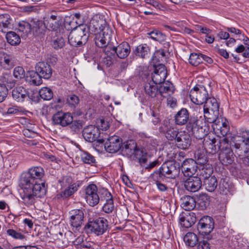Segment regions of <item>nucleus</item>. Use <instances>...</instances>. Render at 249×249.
<instances>
[{"instance_id": "9", "label": "nucleus", "mask_w": 249, "mask_h": 249, "mask_svg": "<svg viewBox=\"0 0 249 249\" xmlns=\"http://www.w3.org/2000/svg\"><path fill=\"white\" fill-rule=\"evenodd\" d=\"M85 198L87 203L90 206L97 205L100 201L99 190L94 184L88 185L85 189Z\"/></svg>"}, {"instance_id": "42", "label": "nucleus", "mask_w": 249, "mask_h": 249, "mask_svg": "<svg viewBox=\"0 0 249 249\" xmlns=\"http://www.w3.org/2000/svg\"><path fill=\"white\" fill-rule=\"evenodd\" d=\"M18 29L21 33V36H25L32 32L31 21L30 23L25 21H19Z\"/></svg>"}, {"instance_id": "62", "label": "nucleus", "mask_w": 249, "mask_h": 249, "mask_svg": "<svg viewBox=\"0 0 249 249\" xmlns=\"http://www.w3.org/2000/svg\"><path fill=\"white\" fill-rule=\"evenodd\" d=\"M8 94V89L4 84H0V103L3 102Z\"/></svg>"}, {"instance_id": "50", "label": "nucleus", "mask_w": 249, "mask_h": 249, "mask_svg": "<svg viewBox=\"0 0 249 249\" xmlns=\"http://www.w3.org/2000/svg\"><path fill=\"white\" fill-rule=\"evenodd\" d=\"M218 151L220 152L231 151V144L228 138H224L217 141Z\"/></svg>"}, {"instance_id": "44", "label": "nucleus", "mask_w": 249, "mask_h": 249, "mask_svg": "<svg viewBox=\"0 0 249 249\" xmlns=\"http://www.w3.org/2000/svg\"><path fill=\"white\" fill-rule=\"evenodd\" d=\"M213 129L216 130L217 134L221 135L223 137L226 136L230 130V127L226 121L222 122L221 124H214Z\"/></svg>"}, {"instance_id": "24", "label": "nucleus", "mask_w": 249, "mask_h": 249, "mask_svg": "<svg viewBox=\"0 0 249 249\" xmlns=\"http://www.w3.org/2000/svg\"><path fill=\"white\" fill-rule=\"evenodd\" d=\"M80 181H74L71 185L67 186L64 190L58 194L56 197L57 198H66L74 194L81 186Z\"/></svg>"}, {"instance_id": "64", "label": "nucleus", "mask_w": 249, "mask_h": 249, "mask_svg": "<svg viewBox=\"0 0 249 249\" xmlns=\"http://www.w3.org/2000/svg\"><path fill=\"white\" fill-rule=\"evenodd\" d=\"M71 128L74 131L80 130L83 127V123L81 121H72V122L71 124Z\"/></svg>"}, {"instance_id": "49", "label": "nucleus", "mask_w": 249, "mask_h": 249, "mask_svg": "<svg viewBox=\"0 0 249 249\" xmlns=\"http://www.w3.org/2000/svg\"><path fill=\"white\" fill-rule=\"evenodd\" d=\"M147 35L150 38L160 42H164L166 39L165 34L157 30L148 33Z\"/></svg>"}, {"instance_id": "61", "label": "nucleus", "mask_w": 249, "mask_h": 249, "mask_svg": "<svg viewBox=\"0 0 249 249\" xmlns=\"http://www.w3.org/2000/svg\"><path fill=\"white\" fill-rule=\"evenodd\" d=\"M24 70L21 67H16L13 71L14 77L17 79H20L24 77Z\"/></svg>"}, {"instance_id": "41", "label": "nucleus", "mask_w": 249, "mask_h": 249, "mask_svg": "<svg viewBox=\"0 0 249 249\" xmlns=\"http://www.w3.org/2000/svg\"><path fill=\"white\" fill-rule=\"evenodd\" d=\"M150 49L146 44H141L136 47L134 53L140 57L145 58L149 56Z\"/></svg>"}, {"instance_id": "2", "label": "nucleus", "mask_w": 249, "mask_h": 249, "mask_svg": "<svg viewBox=\"0 0 249 249\" xmlns=\"http://www.w3.org/2000/svg\"><path fill=\"white\" fill-rule=\"evenodd\" d=\"M91 30L89 26L86 24H81L73 28L68 36L69 43L73 46H81L85 44L89 38V33Z\"/></svg>"}, {"instance_id": "52", "label": "nucleus", "mask_w": 249, "mask_h": 249, "mask_svg": "<svg viewBox=\"0 0 249 249\" xmlns=\"http://www.w3.org/2000/svg\"><path fill=\"white\" fill-rule=\"evenodd\" d=\"M189 62L192 66H198L202 63V53H191L189 57Z\"/></svg>"}, {"instance_id": "4", "label": "nucleus", "mask_w": 249, "mask_h": 249, "mask_svg": "<svg viewBox=\"0 0 249 249\" xmlns=\"http://www.w3.org/2000/svg\"><path fill=\"white\" fill-rule=\"evenodd\" d=\"M189 96L193 103L196 105H202L208 99V93L204 86L196 85L191 89Z\"/></svg>"}, {"instance_id": "56", "label": "nucleus", "mask_w": 249, "mask_h": 249, "mask_svg": "<svg viewBox=\"0 0 249 249\" xmlns=\"http://www.w3.org/2000/svg\"><path fill=\"white\" fill-rule=\"evenodd\" d=\"M99 196L101 200H107L113 198L110 193L105 188H102L99 190Z\"/></svg>"}, {"instance_id": "6", "label": "nucleus", "mask_w": 249, "mask_h": 249, "mask_svg": "<svg viewBox=\"0 0 249 249\" xmlns=\"http://www.w3.org/2000/svg\"><path fill=\"white\" fill-rule=\"evenodd\" d=\"M88 228L92 233L97 236L103 235L109 229L108 222L104 217H99L90 222L88 224Z\"/></svg>"}, {"instance_id": "59", "label": "nucleus", "mask_w": 249, "mask_h": 249, "mask_svg": "<svg viewBox=\"0 0 249 249\" xmlns=\"http://www.w3.org/2000/svg\"><path fill=\"white\" fill-rule=\"evenodd\" d=\"M196 165L197 164L205 165L208 162L207 157L204 154L197 153L196 155Z\"/></svg>"}, {"instance_id": "12", "label": "nucleus", "mask_w": 249, "mask_h": 249, "mask_svg": "<svg viewBox=\"0 0 249 249\" xmlns=\"http://www.w3.org/2000/svg\"><path fill=\"white\" fill-rule=\"evenodd\" d=\"M214 228V222L213 218L209 216L202 217L197 224V230L202 235L209 234Z\"/></svg>"}, {"instance_id": "27", "label": "nucleus", "mask_w": 249, "mask_h": 249, "mask_svg": "<svg viewBox=\"0 0 249 249\" xmlns=\"http://www.w3.org/2000/svg\"><path fill=\"white\" fill-rule=\"evenodd\" d=\"M99 134L98 128L94 125H90L85 127L83 130V136L85 140L92 142L95 141Z\"/></svg>"}, {"instance_id": "60", "label": "nucleus", "mask_w": 249, "mask_h": 249, "mask_svg": "<svg viewBox=\"0 0 249 249\" xmlns=\"http://www.w3.org/2000/svg\"><path fill=\"white\" fill-rule=\"evenodd\" d=\"M79 102L78 97L74 94L68 96L67 100L68 104L71 107H75L78 104Z\"/></svg>"}, {"instance_id": "15", "label": "nucleus", "mask_w": 249, "mask_h": 249, "mask_svg": "<svg viewBox=\"0 0 249 249\" xmlns=\"http://www.w3.org/2000/svg\"><path fill=\"white\" fill-rule=\"evenodd\" d=\"M167 71L165 66L162 64H159L154 66V70L152 73L151 81L156 84H160L164 82L167 77Z\"/></svg>"}, {"instance_id": "57", "label": "nucleus", "mask_w": 249, "mask_h": 249, "mask_svg": "<svg viewBox=\"0 0 249 249\" xmlns=\"http://www.w3.org/2000/svg\"><path fill=\"white\" fill-rule=\"evenodd\" d=\"M72 178L69 176H66L62 177L58 180L62 188H64L67 186L71 185L73 181H74Z\"/></svg>"}, {"instance_id": "34", "label": "nucleus", "mask_w": 249, "mask_h": 249, "mask_svg": "<svg viewBox=\"0 0 249 249\" xmlns=\"http://www.w3.org/2000/svg\"><path fill=\"white\" fill-rule=\"evenodd\" d=\"M13 98L18 102H22L28 96L27 90L22 86L15 88L12 92Z\"/></svg>"}, {"instance_id": "33", "label": "nucleus", "mask_w": 249, "mask_h": 249, "mask_svg": "<svg viewBox=\"0 0 249 249\" xmlns=\"http://www.w3.org/2000/svg\"><path fill=\"white\" fill-rule=\"evenodd\" d=\"M203 144L206 152L209 153L214 154L218 151L217 141L215 138L210 139V136L204 138Z\"/></svg>"}, {"instance_id": "21", "label": "nucleus", "mask_w": 249, "mask_h": 249, "mask_svg": "<svg viewBox=\"0 0 249 249\" xmlns=\"http://www.w3.org/2000/svg\"><path fill=\"white\" fill-rule=\"evenodd\" d=\"M71 225L76 230L81 227L84 221V213L82 210H72L70 212Z\"/></svg>"}, {"instance_id": "17", "label": "nucleus", "mask_w": 249, "mask_h": 249, "mask_svg": "<svg viewBox=\"0 0 249 249\" xmlns=\"http://www.w3.org/2000/svg\"><path fill=\"white\" fill-rule=\"evenodd\" d=\"M73 117L70 113H65L62 111L54 114L52 118L53 122L54 124L66 126L72 122Z\"/></svg>"}, {"instance_id": "55", "label": "nucleus", "mask_w": 249, "mask_h": 249, "mask_svg": "<svg viewBox=\"0 0 249 249\" xmlns=\"http://www.w3.org/2000/svg\"><path fill=\"white\" fill-rule=\"evenodd\" d=\"M163 175L161 173V170L160 168L159 170L155 171L151 175L149 178L151 181L154 182L155 184L161 182V180L163 179Z\"/></svg>"}, {"instance_id": "32", "label": "nucleus", "mask_w": 249, "mask_h": 249, "mask_svg": "<svg viewBox=\"0 0 249 249\" xmlns=\"http://www.w3.org/2000/svg\"><path fill=\"white\" fill-rule=\"evenodd\" d=\"M28 186L30 187L31 192L38 197L43 196L47 192V185L43 180L34 182Z\"/></svg>"}, {"instance_id": "18", "label": "nucleus", "mask_w": 249, "mask_h": 249, "mask_svg": "<svg viewBox=\"0 0 249 249\" xmlns=\"http://www.w3.org/2000/svg\"><path fill=\"white\" fill-rule=\"evenodd\" d=\"M177 147L182 150H188L192 144V138L190 134L185 131H180V133L175 142Z\"/></svg>"}, {"instance_id": "1", "label": "nucleus", "mask_w": 249, "mask_h": 249, "mask_svg": "<svg viewBox=\"0 0 249 249\" xmlns=\"http://www.w3.org/2000/svg\"><path fill=\"white\" fill-rule=\"evenodd\" d=\"M90 28L95 34L94 38L96 45L100 48L107 47L110 40L112 30L107 22L103 19H92L90 21Z\"/></svg>"}, {"instance_id": "16", "label": "nucleus", "mask_w": 249, "mask_h": 249, "mask_svg": "<svg viewBox=\"0 0 249 249\" xmlns=\"http://www.w3.org/2000/svg\"><path fill=\"white\" fill-rule=\"evenodd\" d=\"M234 146L239 150H249V131L243 130L235 137Z\"/></svg>"}, {"instance_id": "3", "label": "nucleus", "mask_w": 249, "mask_h": 249, "mask_svg": "<svg viewBox=\"0 0 249 249\" xmlns=\"http://www.w3.org/2000/svg\"><path fill=\"white\" fill-rule=\"evenodd\" d=\"M44 175V170L41 166H36L30 168L28 172L21 175L20 183L21 185H31V184L41 181Z\"/></svg>"}, {"instance_id": "11", "label": "nucleus", "mask_w": 249, "mask_h": 249, "mask_svg": "<svg viewBox=\"0 0 249 249\" xmlns=\"http://www.w3.org/2000/svg\"><path fill=\"white\" fill-rule=\"evenodd\" d=\"M47 29L57 32L62 24V17L57 13L48 15L44 18Z\"/></svg>"}, {"instance_id": "48", "label": "nucleus", "mask_w": 249, "mask_h": 249, "mask_svg": "<svg viewBox=\"0 0 249 249\" xmlns=\"http://www.w3.org/2000/svg\"><path fill=\"white\" fill-rule=\"evenodd\" d=\"M7 42L13 46L18 45L20 42L19 35L14 32H7L6 35Z\"/></svg>"}, {"instance_id": "45", "label": "nucleus", "mask_w": 249, "mask_h": 249, "mask_svg": "<svg viewBox=\"0 0 249 249\" xmlns=\"http://www.w3.org/2000/svg\"><path fill=\"white\" fill-rule=\"evenodd\" d=\"M81 160L86 164L95 165L96 163L95 157L89 153L82 151L80 154Z\"/></svg>"}, {"instance_id": "30", "label": "nucleus", "mask_w": 249, "mask_h": 249, "mask_svg": "<svg viewBox=\"0 0 249 249\" xmlns=\"http://www.w3.org/2000/svg\"><path fill=\"white\" fill-rule=\"evenodd\" d=\"M36 71L38 74L44 79L50 78L52 75V69L51 66L45 62H39L35 67Z\"/></svg>"}, {"instance_id": "35", "label": "nucleus", "mask_w": 249, "mask_h": 249, "mask_svg": "<svg viewBox=\"0 0 249 249\" xmlns=\"http://www.w3.org/2000/svg\"><path fill=\"white\" fill-rule=\"evenodd\" d=\"M189 113L188 110L185 108H182L175 115V123L178 125H184L189 121Z\"/></svg>"}, {"instance_id": "37", "label": "nucleus", "mask_w": 249, "mask_h": 249, "mask_svg": "<svg viewBox=\"0 0 249 249\" xmlns=\"http://www.w3.org/2000/svg\"><path fill=\"white\" fill-rule=\"evenodd\" d=\"M159 92L162 95V100L164 97L172 95L174 91L173 84L169 81L163 82L159 88Z\"/></svg>"}, {"instance_id": "22", "label": "nucleus", "mask_w": 249, "mask_h": 249, "mask_svg": "<svg viewBox=\"0 0 249 249\" xmlns=\"http://www.w3.org/2000/svg\"><path fill=\"white\" fill-rule=\"evenodd\" d=\"M160 131L164 134L168 141L174 142L180 133V131L176 127L167 124H164L160 127Z\"/></svg>"}, {"instance_id": "5", "label": "nucleus", "mask_w": 249, "mask_h": 249, "mask_svg": "<svg viewBox=\"0 0 249 249\" xmlns=\"http://www.w3.org/2000/svg\"><path fill=\"white\" fill-rule=\"evenodd\" d=\"M143 93L148 99L155 104H160L162 101V95L159 92L157 84L150 81L143 86Z\"/></svg>"}, {"instance_id": "38", "label": "nucleus", "mask_w": 249, "mask_h": 249, "mask_svg": "<svg viewBox=\"0 0 249 249\" xmlns=\"http://www.w3.org/2000/svg\"><path fill=\"white\" fill-rule=\"evenodd\" d=\"M181 201V207L187 212L193 210L196 205L195 199L189 196H186L182 198Z\"/></svg>"}, {"instance_id": "13", "label": "nucleus", "mask_w": 249, "mask_h": 249, "mask_svg": "<svg viewBox=\"0 0 249 249\" xmlns=\"http://www.w3.org/2000/svg\"><path fill=\"white\" fill-rule=\"evenodd\" d=\"M122 144V139L118 136L113 135L107 140L104 146L107 152L115 153L121 150Z\"/></svg>"}, {"instance_id": "19", "label": "nucleus", "mask_w": 249, "mask_h": 249, "mask_svg": "<svg viewBox=\"0 0 249 249\" xmlns=\"http://www.w3.org/2000/svg\"><path fill=\"white\" fill-rule=\"evenodd\" d=\"M28 185H22V188L20 193L22 202L27 207L34 205L35 202V197L36 196L31 192Z\"/></svg>"}, {"instance_id": "63", "label": "nucleus", "mask_w": 249, "mask_h": 249, "mask_svg": "<svg viewBox=\"0 0 249 249\" xmlns=\"http://www.w3.org/2000/svg\"><path fill=\"white\" fill-rule=\"evenodd\" d=\"M242 151L245 154V155L243 157L239 158L240 160V162L243 163L245 165L249 166V150H242Z\"/></svg>"}, {"instance_id": "8", "label": "nucleus", "mask_w": 249, "mask_h": 249, "mask_svg": "<svg viewBox=\"0 0 249 249\" xmlns=\"http://www.w3.org/2000/svg\"><path fill=\"white\" fill-rule=\"evenodd\" d=\"M219 106L216 99L213 97H210L207 99L204 103L203 106V113L205 119H207V121L209 123L213 122L214 119L212 120L209 115L210 114V111L216 116L218 114Z\"/></svg>"}, {"instance_id": "26", "label": "nucleus", "mask_w": 249, "mask_h": 249, "mask_svg": "<svg viewBox=\"0 0 249 249\" xmlns=\"http://www.w3.org/2000/svg\"><path fill=\"white\" fill-rule=\"evenodd\" d=\"M201 186V179L198 177H191L184 182L185 189L191 192L198 191Z\"/></svg>"}, {"instance_id": "39", "label": "nucleus", "mask_w": 249, "mask_h": 249, "mask_svg": "<svg viewBox=\"0 0 249 249\" xmlns=\"http://www.w3.org/2000/svg\"><path fill=\"white\" fill-rule=\"evenodd\" d=\"M234 158L232 151L220 152L219 154V160L224 165L231 164L234 161Z\"/></svg>"}, {"instance_id": "31", "label": "nucleus", "mask_w": 249, "mask_h": 249, "mask_svg": "<svg viewBox=\"0 0 249 249\" xmlns=\"http://www.w3.org/2000/svg\"><path fill=\"white\" fill-rule=\"evenodd\" d=\"M112 50L116 53L118 57L124 59L130 53V47L126 42H123L117 47H112Z\"/></svg>"}, {"instance_id": "23", "label": "nucleus", "mask_w": 249, "mask_h": 249, "mask_svg": "<svg viewBox=\"0 0 249 249\" xmlns=\"http://www.w3.org/2000/svg\"><path fill=\"white\" fill-rule=\"evenodd\" d=\"M179 223L184 228H188L194 225L196 221L194 213L190 212H182L179 214Z\"/></svg>"}, {"instance_id": "7", "label": "nucleus", "mask_w": 249, "mask_h": 249, "mask_svg": "<svg viewBox=\"0 0 249 249\" xmlns=\"http://www.w3.org/2000/svg\"><path fill=\"white\" fill-rule=\"evenodd\" d=\"M160 170L164 177L170 178H175L180 172L179 164L173 160L164 162L160 167Z\"/></svg>"}, {"instance_id": "51", "label": "nucleus", "mask_w": 249, "mask_h": 249, "mask_svg": "<svg viewBox=\"0 0 249 249\" xmlns=\"http://www.w3.org/2000/svg\"><path fill=\"white\" fill-rule=\"evenodd\" d=\"M40 97L44 100H50L53 97L52 89L47 87L42 88L39 91Z\"/></svg>"}, {"instance_id": "53", "label": "nucleus", "mask_w": 249, "mask_h": 249, "mask_svg": "<svg viewBox=\"0 0 249 249\" xmlns=\"http://www.w3.org/2000/svg\"><path fill=\"white\" fill-rule=\"evenodd\" d=\"M6 233L9 236L15 239L19 240H24L26 239L25 236L21 232L14 229H9L6 231Z\"/></svg>"}, {"instance_id": "54", "label": "nucleus", "mask_w": 249, "mask_h": 249, "mask_svg": "<svg viewBox=\"0 0 249 249\" xmlns=\"http://www.w3.org/2000/svg\"><path fill=\"white\" fill-rule=\"evenodd\" d=\"M115 209L113 198L107 200L102 207V210L106 213H110Z\"/></svg>"}, {"instance_id": "20", "label": "nucleus", "mask_w": 249, "mask_h": 249, "mask_svg": "<svg viewBox=\"0 0 249 249\" xmlns=\"http://www.w3.org/2000/svg\"><path fill=\"white\" fill-rule=\"evenodd\" d=\"M196 162L192 159L184 160L181 166L182 172L185 177H191L194 175L197 170Z\"/></svg>"}, {"instance_id": "36", "label": "nucleus", "mask_w": 249, "mask_h": 249, "mask_svg": "<svg viewBox=\"0 0 249 249\" xmlns=\"http://www.w3.org/2000/svg\"><path fill=\"white\" fill-rule=\"evenodd\" d=\"M12 19L9 15L5 14L0 15V31L3 33L7 32L11 28Z\"/></svg>"}, {"instance_id": "40", "label": "nucleus", "mask_w": 249, "mask_h": 249, "mask_svg": "<svg viewBox=\"0 0 249 249\" xmlns=\"http://www.w3.org/2000/svg\"><path fill=\"white\" fill-rule=\"evenodd\" d=\"M232 185L227 178L221 179L219 185V190L220 193L227 195L230 193L232 189Z\"/></svg>"}, {"instance_id": "47", "label": "nucleus", "mask_w": 249, "mask_h": 249, "mask_svg": "<svg viewBox=\"0 0 249 249\" xmlns=\"http://www.w3.org/2000/svg\"><path fill=\"white\" fill-rule=\"evenodd\" d=\"M184 241L187 246L193 247L198 242V238L196 234L189 232L184 237Z\"/></svg>"}, {"instance_id": "58", "label": "nucleus", "mask_w": 249, "mask_h": 249, "mask_svg": "<svg viewBox=\"0 0 249 249\" xmlns=\"http://www.w3.org/2000/svg\"><path fill=\"white\" fill-rule=\"evenodd\" d=\"M52 45L55 49L63 48L65 45V41L63 37H60L53 40Z\"/></svg>"}, {"instance_id": "43", "label": "nucleus", "mask_w": 249, "mask_h": 249, "mask_svg": "<svg viewBox=\"0 0 249 249\" xmlns=\"http://www.w3.org/2000/svg\"><path fill=\"white\" fill-rule=\"evenodd\" d=\"M196 202L200 210H205L209 205L210 198L208 195L202 194L199 196Z\"/></svg>"}, {"instance_id": "14", "label": "nucleus", "mask_w": 249, "mask_h": 249, "mask_svg": "<svg viewBox=\"0 0 249 249\" xmlns=\"http://www.w3.org/2000/svg\"><path fill=\"white\" fill-rule=\"evenodd\" d=\"M186 125V129L189 132H192L196 139H201L205 135L202 127L198 124V120L197 118H191Z\"/></svg>"}, {"instance_id": "10", "label": "nucleus", "mask_w": 249, "mask_h": 249, "mask_svg": "<svg viewBox=\"0 0 249 249\" xmlns=\"http://www.w3.org/2000/svg\"><path fill=\"white\" fill-rule=\"evenodd\" d=\"M17 61L13 53L6 50L0 51V65L3 69H12L17 64Z\"/></svg>"}, {"instance_id": "28", "label": "nucleus", "mask_w": 249, "mask_h": 249, "mask_svg": "<svg viewBox=\"0 0 249 249\" xmlns=\"http://www.w3.org/2000/svg\"><path fill=\"white\" fill-rule=\"evenodd\" d=\"M32 32L35 36L44 35L47 30L45 19L44 21L38 19L31 20Z\"/></svg>"}, {"instance_id": "29", "label": "nucleus", "mask_w": 249, "mask_h": 249, "mask_svg": "<svg viewBox=\"0 0 249 249\" xmlns=\"http://www.w3.org/2000/svg\"><path fill=\"white\" fill-rule=\"evenodd\" d=\"M121 150L124 155L131 157L137 150V144L133 140H127L122 142Z\"/></svg>"}, {"instance_id": "25", "label": "nucleus", "mask_w": 249, "mask_h": 249, "mask_svg": "<svg viewBox=\"0 0 249 249\" xmlns=\"http://www.w3.org/2000/svg\"><path fill=\"white\" fill-rule=\"evenodd\" d=\"M205 176L203 185L206 190L210 192H213L217 187V180L214 176H211L213 173L212 168H209Z\"/></svg>"}, {"instance_id": "46", "label": "nucleus", "mask_w": 249, "mask_h": 249, "mask_svg": "<svg viewBox=\"0 0 249 249\" xmlns=\"http://www.w3.org/2000/svg\"><path fill=\"white\" fill-rule=\"evenodd\" d=\"M38 72L36 71L29 72V76L27 77L29 82L34 85L38 86L42 83V77L38 74Z\"/></svg>"}]
</instances>
